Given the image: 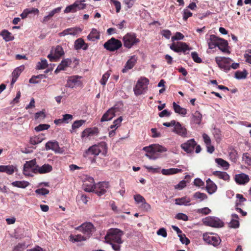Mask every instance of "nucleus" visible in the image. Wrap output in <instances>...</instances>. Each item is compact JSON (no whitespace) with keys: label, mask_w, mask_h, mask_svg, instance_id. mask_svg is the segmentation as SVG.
I'll return each instance as SVG.
<instances>
[{"label":"nucleus","mask_w":251,"mask_h":251,"mask_svg":"<svg viewBox=\"0 0 251 251\" xmlns=\"http://www.w3.org/2000/svg\"><path fill=\"white\" fill-rule=\"evenodd\" d=\"M201 119L202 115L200 112L196 111L193 114L192 120L195 124L200 125L201 123Z\"/></svg>","instance_id":"obj_41"},{"label":"nucleus","mask_w":251,"mask_h":251,"mask_svg":"<svg viewBox=\"0 0 251 251\" xmlns=\"http://www.w3.org/2000/svg\"><path fill=\"white\" fill-rule=\"evenodd\" d=\"M216 59L219 60L220 62H221V63L223 64L230 65V63L232 61V60L229 58H226L225 57H216L215 58V61Z\"/></svg>","instance_id":"obj_48"},{"label":"nucleus","mask_w":251,"mask_h":251,"mask_svg":"<svg viewBox=\"0 0 251 251\" xmlns=\"http://www.w3.org/2000/svg\"><path fill=\"white\" fill-rule=\"evenodd\" d=\"M122 46V42L114 37L107 40L103 45L104 48L110 51L118 50Z\"/></svg>","instance_id":"obj_6"},{"label":"nucleus","mask_w":251,"mask_h":251,"mask_svg":"<svg viewBox=\"0 0 251 251\" xmlns=\"http://www.w3.org/2000/svg\"><path fill=\"white\" fill-rule=\"evenodd\" d=\"M137 60V57L135 55L132 56L126 62L125 68L122 70V72L125 73L128 70L131 69L135 65Z\"/></svg>","instance_id":"obj_21"},{"label":"nucleus","mask_w":251,"mask_h":251,"mask_svg":"<svg viewBox=\"0 0 251 251\" xmlns=\"http://www.w3.org/2000/svg\"><path fill=\"white\" fill-rule=\"evenodd\" d=\"M103 148L102 145H94L89 147L83 153V156L85 158L90 157V155L94 156L98 155L101 151V148Z\"/></svg>","instance_id":"obj_10"},{"label":"nucleus","mask_w":251,"mask_h":251,"mask_svg":"<svg viewBox=\"0 0 251 251\" xmlns=\"http://www.w3.org/2000/svg\"><path fill=\"white\" fill-rule=\"evenodd\" d=\"M193 198L195 200H199L198 201L201 202L207 199V196L203 193L197 192L193 195Z\"/></svg>","instance_id":"obj_40"},{"label":"nucleus","mask_w":251,"mask_h":251,"mask_svg":"<svg viewBox=\"0 0 251 251\" xmlns=\"http://www.w3.org/2000/svg\"><path fill=\"white\" fill-rule=\"evenodd\" d=\"M96 185L94 179L92 177H86L83 181L82 187L86 192H94L96 188Z\"/></svg>","instance_id":"obj_12"},{"label":"nucleus","mask_w":251,"mask_h":251,"mask_svg":"<svg viewBox=\"0 0 251 251\" xmlns=\"http://www.w3.org/2000/svg\"><path fill=\"white\" fill-rule=\"evenodd\" d=\"M203 223L205 226L216 228L222 227L224 226V223L215 217H207L203 220Z\"/></svg>","instance_id":"obj_7"},{"label":"nucleus","mask_w":251,"mask_h":251,"mask_svg":"<svg viewBox=\"0 0 251 251\" xmlns=\"http://www.w3.org/2000/svg\"><path fill=\"white\" fill-rule=\"evenodd\" d=\"M76 230L81 232L88 239L95 231L94 225L90 222H85L75 228Z\"/></svg>","instance_id":"obj_5"},{"label":"nucleus","mask_w":251,"mask_h":251,"mask_svg":"<svg viewBox=\"0 0 251 251\" xmlns=\"http://www.w3.org/2000/svg\"><path fill=\"white\" fill-rule=\"evenodd\" d=\"M180 147L187 153L193 152L195 148H196L195 152L197 153H200L201 150L200 145H197L194 139L188 140L182 144Z\"/></svg>","instance_id":"obj_3"},{"label":"nucleus","mask_w":251,"mask_h":251,"mask_svg":"<svg viewBox=\"0 0 251 251\" xmlns=\"http://www.w3.org/2000/svg\"><path fill=\"white\" fill-rule=\"evenodd\" d=\"M202 138L203 139V141L204 143L206 144V145H209L211 144V141L209 137V136L206 134V133H203L202 134Z\"/></svg>","instance_id":"obj_63"},{"label":"nucleus","mask_w":251,"mask_h":251,"mask_svg":"<svg viewBox=\"0 0 251 251\" xmlns=\"http://www.w3.org/2000/svg\"><path fill=\"white\" fill-rule=\"evenodd\" d=\"M187 181H188V180H181L180 182H179V183L178 184L175 186V188L179 190L182 189L183 188L186 187Z\"/></svg>","instance_id":"obj_60"},{"label":"nucleus","mask_w":251,"mask_h":251,"mask_svg":"<svg viewBox=\"0 0 251 251\" xmlns=\"http://www.w3.org/2000/svg\"><path fill=\"white\" fill-rule=\"evenodd\" d=\"M25 67L24 66L22 65L20 67H17L12 72V78L11 81L10 85L11 86L13 85V84L15 83L16 81L17 78L21 74V73L24 70Z\"/></svg>","instance_id":"obj_23"},{"label":"nucleus","mask_w":251,"mask_h":251,"mask_svg":"<svg viewBox=\"0 0 251 251\" xmlns=\"http://www.w3.org/2000/svg\"><path fill=\"white\" fill-rule=\"evenodd\" d=\"M63 55V48L57 46L54 50H51L50 53L48 55V58L50 61H57Z\"/></svg>","instance_id":"obj_15"},{"label":"nucleus","mask_w":251,"mask_h":251,"mask_svg":"<svg viewBox=\"0 0 251 251\" xmlns=\"http://www.w3.org/2000/svg\"><path fill=\"white\" fill-rule=\"evenodd\" d=\"M45 148L47 151L51 150L55 152H59L60 151V148L57 141L48 142L46 144Z\"/></svg>","instance_id":"obj_22"},{"label":"nucleus","mask_w":251,"mask_h":251,"mask_svg":"<svg viewBox=\"0 0 251 251\" xmlns=\"http://www.w3.org/2000/svg\"><path fill=\"white\" fill-rule=\"evenodd\" d=\"M79 63V60L76 58H73V60L71 59H64V71H66V68L67 67H70L71 68H75Z\"/></svg>","instance_id":"obj_24"},{"label":"nucleus","mask_w":251,"mask_h":251,"mask_svg":"<svg viewBox=\"0 0 251 251\" xmlns=\"http://www.w3.org/2000/svg\"><path fill=\"white\" fill-rule=\"evenodd\" d=\"M243 158L248 164H251V156L249 153H244Z\"/></svg>","instance_id":"obj_64"},{"label":"nucleus","mask_w":251,"mask_h":251,"mask_svg":"<svg viewBox=\"0 0 251 251\" xmlns=\"http://www.w3.org/2000/svg\"><path fill=\"white\" fill-rule=\"evenodd\" d=\"M216 62L220 68L225 71L227 72L230 70V65L222 64L218 59H216Z\"/></svg>","instance_id":"obj_52"},{"label":"nucleus","mask_w":251,"mask_h":251,"mask_svg":"<svg viewBox=\"0 0 251 251\" xmlns=\"http://www.w3.org/2000/svg\"><path fill=\"white\" fill-rule=\"evenodd\" d=\"M36 159H32L29 161H26V163L24 166V171H25L27 169L32 168L36 166Z\"/></svg>","instance_id":"obj_45"},{"label":"nucleus","mask_w":251,"mask_h":251,"mask_svg":"<svg viewBox=\"0 0 251 251\" xmlns=\"http://www.w3.org/2000/svg\"><path fill=\"white\" fill-rule=\"evenodd\" d=\"M98 133L99 129L97 127L87 128L82 132L81 137L90 139L92 137L97 135Z\"/></svg>","instance_id":"obj_16"},{"label":"nucleus","mask_w":251,"mask_h":251,"mask_svg":"<svg viewBox=\"0 0 251 251\" xmlns=\"http://www.w3.org/2000/svg\"><path fill=\"white\" fill-rule=\"evenodd\" d=\"M173 106L174 110L176 113L183 116H185L187 114L186 109L181 107L180 105L177 104L175 102H173Z\"/></svg>","instance_id":"obj_37"},{"label":"nucleus","mask_w":251,"mask_h":251,"mask_svg":"<svg viewBox=\"0 0 251 251\" xmlns=\"http://www.w3.org/2000/svg\"><path fill=\"white\" fill-rule=\"evenodd\" d=\"M182 170L178 168H170L168 169H163L161 173L163 175L168 176L181 173Z\"/></svg>","instance_id":"obj_30"},{"label":"nucleus","mask_w":251,"mask_h":251,"mask_svg":"<svg viewBox=\"0 0 251 251\" xmlns=\"http://www.w3.org/2000/svg\"><path fill=\"white\" fill-rule=\"evenodd\" d=\"M206 190L208 193L212 194L216 191L217 189V185L210 178H208L206 181Z\"/></svg>","instance_id":"obj_25"},{"label":"nucleus","mask_w":251,"mask_h":251,"mask_svg":"<svg viewBox=\"0 0 251 251\" xmlns=\"http://www.w3.org/2000/svg\"><path fill=\"white\" fill-rule=\"evenodd\" d=\"M149 80L145 77H142L138 79L135 86L133 88L134 94L139 96L144 94L148 88Z\"/></svg>","instance_id":"obj_4"},{"label":"nucleus","mask_w":251,"mask_h":251,"mask_svg":"<svg viewBox=\"0 0 251 251\" xmlns=\"http://www.w3.org/2000/svg\"><path fill=\"white\" fill-rule=\"evenodd\" d=\"M85 0H76L74 2L76 7V11L81 10L86 7L87 4L84 3Z\"/></svg>","instance_id":"obj_42"},{"label":"nucleus","mask_w":251,"mask_h":251,"mask_svg":"<svg viewBox=\"0 0 251 251\" xmlns=\"http://www.w3.org/2000/svg\"><path fill=\"white\" fill-rule=\"evenodd\" d=\"M228 43L227 41L222 38H220L217 47L223 52L229 53L230 51L227 49Z\"/></svg>","instance_id":"obj_29"},{"label":"nucleus","mask_w":251,"mask_h":251,"mask_svg":"<svg viewBox=\"0 0 251 251\" xmlns=\"http://www.w3.org/2000/svg\"><path fill=\"white\" fill-rule=\"evenodd\" d=\"M76 11H77L76 9V7H75V3H74L72 4H71L69 6H67L66 7L65 9L64 10V12L67 13H69V12L75 13V12H76Z\"/></svg>","instance_id":"obj_49"},{"label":"nucleus","mask_w":251,"mask_h":251,"mask_svg":"<svg viewBox=\"0 0 251 251\" xmlns=\"http://www.w3.org/2000/svg\"><path fill=\"white\" fill-rule=\"evenodd\" d=\"M143 150L147 152L146 156L149 158L152 159L150 153H154L156 152H162L167 151L166 148L159 145H151L149 147H145L143 148Z\"/></svg>","instance_id":"obj_8"},{"label":"nucleus","mask_w":251,"mask_h":251,"mask_svg":"<svg viewBox=\"0 0 251 251\" xmlns=\"http://www.w3.org/2000/svg\"><path fill=\"white\" fill-rule=\"evenodd\" d=\"M110 72L111 71H108L103 75L102 78L100 81L101 85H105L106 84V82L110 75Z\"/></svg>","instance_id":"obj_47"},{"label":"nucleus","mask_w":251,"mask_h":251,"mask_svg":"<svg viewBox=\"0 0 251 251\" xmlns=\"http://www.w3.org/2000/svg\"><path fill=\"white\" fill-rule=\"evenodd\" d=\"M173 131L183 137H186L187 136L186 129L182 126L179 122L176 123L175 126L174 127Z\"/></svg>","instance_id":"obj_20"},{"label":"nucleus","mask_w":251,"mask_h":251,"mask_svg":"<svg viewBox=\"0 0 251 251\" xmlns=\"http://www.w3.org/2000/svg\"><path fill=\"white\" fill-rule=\"evenodd\" d=\"M70 240L72 242H80L85 241L88 239L83 234H77L75 235H71L69 236Z\"/></svg>","instance_id":"obj_36"},{"label":"nucleus","mask_w":251,"mask_h":251,"mask_svg":"<svg viewBox=\"0 0 251 251\" xmlns=\"http://www.w3.org/2000/svg\"><path fill=\"white\" fill-rule=\"evenodd\" d=\"M191 56L195 62L197 63H201L202 62V59L199 56L197 52H192Z\"/></svg>","instance_id":"obj_54"},{"label":"nucleus","mask_w":251,"mask_h":251,"mask_svg":"<svg viewBox=\"0 0 251 251\" xmlns=\"http://www.w3.org/2000/svg\"><path fill=\"white\" fill-rule=\"evenodd\" d=\"M220 39V38L218 37L215 35L212 34L209 35V37L207 39L209 49H213L217 47Z\"/></svg>","instance_id":"obj_19"},{"label":"nucleus","mask_w":251,"mask_h":251,"mask_svg":"<svg viewBox=\"0 0 251 251\" xmlns=\"http://www.w3.org/2000/svg\"><path fill=\"white\" fill-rule=\"evenodd\" d=\"M29 184V182L25 180H18L11 183V185L13 186L22 189L25 188Z\"/></svg>","instance_id":"obj_33"},{"label":"nucleus","mask_w":251,"mask_h":251,"mask_svg":"<svg viewBox=\"0 0 251 251\" xmlns=\"http://www.w3.org/2000/svg\"><path fill=\"white\" fill-rule=\"evenodd\" d=\"M48 66V62L46 59H42L41 62H39L37 65V69H44Z\"/></svg>","instance_id":"obj_46"},{"label":"nucleus","mask_w":251,"mask_h":251,"mask_svg":"<svg viewBox=\"0 0 251 251\" xmlns=\"http://www.w3.org/2000/svg\"><path fill=\"white\" fill-rule=\"evenodd\" d=\"M50 191L48 189L45 188L37 189L35 190V193L39 195L46 196L49 193Z\"/></svg>","instance_id":"obj_53"},{"label":"nucleus","mask_w":251,"mask_h":251,"mask_svg":"<svg viewBox=\"0 0 251 251\" xmlns=\"http://www.w3.org/2000/svg\"><path fill=\"white\" fill-rule=\"evenodd\" d=\"M192 13L188 9H184L183 11V19L185 21H187L188 18L192 16Z\"/></svg>","instance_id":"obj_59"},{"label":"nucleus","mask_w":251,"mask_h":251,"mask_svg":"<svg viewBox=\"0 0 251 251\" xmlns=\"http://www.w3.org/2000/svg\"><path fill=\"white\" fill-rule=\"evenodd\" d=\"M124 46L127 49H130L138 45L140 40L136 37V34L133 32L126 33L123 38Z\"/></svg>","instance_id":"obj_2"},{"label":"nucleus","mask_w":251,"mask_h":251,"mask_svg":"<svg viewBox=\"0 0 251 251\" xmlns=\"http://www.w3.org/2000/svg\"><path fill=\"white\" fill-rule=\"evenodd\" d=\"M110 3L114 4L116 8V12H120L121 8V5L120 1L116 0H110Z\"/></svg>","instance_id":"obj_55"},{"label":"nucleus","mask_w":251,"mask_h":251,"mask_svg":"<svg viewBox=\"0 0 251 251\" xmlns=\"http://www.w3.org/2000/svg\"><path fill=\"white\" fill-rule=\"evenodd\" d=\"M16 170V167L13 165H1V172L6 173L8 175H12Z\"/></svg>","instance_id":"obj_35"},{"label":"nucleus","mask_w":251,"mask_h":251,"mask_svg":"<svg viewBox=\"0 0 251 251\" xmlns=\"http://www.w3.org/2000/svg\"><path fill=\"white\" fill-rule=\"evenodd\" d=\"M248 73L246 70L243 71H238L235 74V77L238 79H245L247 77Z\"/></svg>","instance_id":"obj_44"},{"label":"nucleus","mask_w":251,"mask_h":251,"mask_svg":"<svg viewBox=\"0 0 251 251\" xmlns=\"http://www.w3.org/2000/svg\"><path fill=\"white\" fill-rule=\"evenodd\" d=\"M43 140L44 136L41 134L30 137L29 142L34 145L40 143Z\"/></svg>","instance_id":"obj_39"},{"label":"nucleus","mask_w":251,"mask_h":251,"mask_svg":"<svg viewBox=\"0 0 251 251\" xmlns=\"http://www.w3.org/2000/svg\"><path fill=\"white\" fill-rule=\"evenodd\" d=\"M26 247L25 243H19L14 248L15 251H20L21 250H24Z\"/></svg>","instance_id":"obj_62"},{"label":"nucleus","mask_w":251,"mask_h":251,"mask_svg":"<svg viewBox=\"0 0 251 251\" xmlns=\"http://www.w3.org/2000/svg\"><path fill=\"white\" fill-rule=\"evenodd\" d=\"M50 127V125L48 124H40L35 127V130L37 132H39L44 130L48 129Z\"/></svg>","instance_id":"obj_50"},{"label":"nucleus","mask_w":251,"mask_h":251,"mask_svg":"<svg viewBox=\"0 0 251 251\" xmlns=\"http://www.w3.org/2000/svg\"><path fill=\"white\" fill-rule=\"evenodd\" d=\"M0 35H1L3 38V39L6 42H8L10 41H12L14 39V36L12 35V34L9 32L8 30L4 29L3 30L0 34Z\"/></svg>","instance_id":"obj_38"},{"label":"nucleus","mask_w":251,"mask_h":251,"mask_svg":"<svg viewBox=\"0 0 251 251\" xmlns=\"http://www.w3.org/2000/svg\"><path fill=\"white\" fill-rule=\"evenodd\" d=\"M234 179L236 183L239 185L245 184L250 180L249 176L244 173L236 175Z\"/></svg>","instance_id":"obj_17"},{"label":"nucleus","mask_w":251,"mask_h":251,"mask_svg":"<svg viewBox=\"0 0 251 251\" xmlns=\"http://www.w3.org/2000/svg\"><path fill=\"white\" fill-rule=\"evenodd\" d=\"M231 217L232 219L229 223V226L234 228H238L239 226L238 215L236 214H233L231 215Z\"/></svg>","instance_id":"obj_31"},{"label":"nucleus","mask_w":251,"mask_h":251,"mask_svg":"<svg viewBox=\"0 0 251 251\" xmlns=\"http://www.w3.org/2000/svg\"><path fill=\"white\" fill-rule=\"evenodd\" d=\"M75 49L76 50L82 49L86 50L88 49V44L85 43L84 40L81 38H79L75 40L74 45Z\"/></svg>","instance_id":"obj_26"},{"label":"nucleus","mask_w":251,"mask_h":251,"mask_svg":"<svg viewBox=\"0 0 251 251\" xmlns=\"http://www.w3.org/2000/svg\"><path fill=\"white\" fill-rule=\"evenodd\" d=\"M85 123V121L82 120L75 121L72 125V129L75 130L76 128H79Z\"/></svg>","instance_id":"obj_51"},{"label":"nucleus","mask_w":251,"mask_h":251,"mask_svg":"<svg viewBox=\"0 0 251 251\" xmlns=\"http://www.w3.org/2000/svg\"><path fill=\"white\" fill-rule=\"evenodd\" d=\"M170 48L176 52H183L185 54L186 50H190L191 48L189 47V46L185 42H177L176 43H173L170 45Z\"/></svg>","instance_id":"obj_9"},{"label":"nucleus","mask_w":251,"mask_h":251,"mask_svg":"<svg viewBox=\"0 0 251 251\" xmlns=\"http://www.w3.org/2000/svg\"><path fill=\"white\" fill-rule=\"evenodd\" d=\"M175 218L178 220H182L184 221H187L188 220V216L183 213H179L176 215Z\"/></svg>","instance_id":"obj_58"},{"label":"nucleus","mask_w":251,"mask_h":251,"mask_svg":"<svg viewBox=\"0 0 251 251\" xmlns=\"http://www.w3.org/2000/svg\"><path fill=\"white\" fill-rule=\"evenodd\" d=\"M124 232L117 228H111L109 229L105 236L106 242L110 244L112 249L115 251L120 249L121 245L123 243L122 237Z\"/></svg>","instance_id":"obj_1"},{"label":"nucleus","mask_w":251,"mask_h":251,"mask_svg":"<svg viewBox=\"0 0 251 251\" xmlns=\"http://www.w3.org/2000/svg\"><path fill=\"white\" fill-rule=\"evenodd\" d=\"M52 170V166L48 164H45L40 167L38 165L35 166L33 172L35 173L38 172L39 174H45L51 172Z\"/></svg>","instance_id":"obj_18"},{"label":"nucleus","mask_w":251,"mask_h":251,"mask_svg":"<svg viewBox=\"0 0 251 251\" xmlns=\"http://www.w3.org/2000/svg\"><path fill=\"white\" fill-rule=\"evenodd\" d=\"M81 76L78 75H73L68 77L66 87L74 88L80 86L82 85V81L80 80Z\"/></svg>","instance_id":"obj_13"},{"label":"nucleus","mask_w":251,"mask_h":251,"mask_svg":"<svg viewBox=\"0 0 251 251\" xmlns=\"http://www.w3.org/2000/svg\"><path fill=\"white\" fill-rule=\"evenodd\" d=\"M95 187L96 188L95 189L94 192L98 196H100L106 192L109 185L108 182L103 181L96 184Z\"/></svg>","instance_id":"obj_14"},{"label":"nucleus","mask_w":251,"mask_h":251,"mask_svg":"<svg viewBox=\"0 0 251 251\" xmlns=\"http://www.w3.org/2000/svg\"><path fill=\"white\" fill-rule=\"evenodd\" d=\"M88 40L95 41L100 38V32L96 28H92L90 34L87 37Z\"/></svg>","instance_id":"obj_27"},{"label":"nucleus","mask_w":251,"mask_h":251,"mask_svg":"<svg viewBox=\"0 0 251 251\" xmlns=\"http://www.w3.org/2000/svg\"><path fill=\"white\" fill-rule=\"evenodd\" d=\"M215 162L221 167L224 168L225 170H227L229 166V164L222 158L215 159Z\"/></svg>","instance_id":"obj_43"},{"label":"nucleus","mask_w":251,"mask_h":251,"mask_svg":"<svg viewBox=\"0 0 251 251\" xmlns=\"http://www.w3.org/2000/svg\"><path fill=\"white\" fill-rule=\"evenodd\" d=\"M115 112L114 109H109L103 115L100 119V121L102 122L111 120L115 116Z\"/></svg>","instance_id":"obj_28"},{"label":"nucleus","mask_w":251,"mask_h":251,"mask_svg":"<svg viewBox=\"0 0 251 251\" xmlns=\"http://www.w3.org/2000/svg\"><path fill=\"white\" fill-rule=\"evenodd\" d=\"M191 200L187 196L182 197L181 198H177L175 199V203L177 205H190V202Z\"/></svg>","instance_id":"obj_32"},{"label":"nucleus","mask_w":251,"mask_h":251,"mask_svg":"<svg viewBox=\"0 0 251 251\" xmlns=\"http://www.w3.org/2000/svg\"><path fill=\"white\" fill-rule=\"evenodd\" d=\"M161 33L163 36L165 37L166 39H169L172 34L170 30L168 29H163L161 31Z\"/></svg>","instance_id":"obj_61"},{"label":"nucleus","mask_w":251,"mask_h":251,"mask_svg":"<svg viewBox=\"0 0 251 251\" xmlns=\"http://www.w3.org/2000/svg\"><path fill=\"white\" fill-rule=\"evenodd\" d=\"M184 35L181 33L179 32H176L175 35L172 37V41H174L175 40H182L184 38Z\"/></svg>","instance_id":"obj_57"},{"label":"nucleus","mask_w":251,"mask_h":251,"mask_svg":"<svg viewBox=\"0 0 251 251\" xmlns=\"http://www.w3.org/2000/svg\"><path fill=\"white\" fill-rule=\"evenodd\" d=\"M203 238L205 242L214 247L217 246L221 242L220 237L212 234L204 233L203 235Z\"/></svg>","instance_id":"obj_11"},{"label":"nucleus","mask_w":251,"mask_h":251,"mask_svg":"<svg viewBox=\"0 0 251 251\" xmlns=\"http://www.w3.org/2000/svg\"><path fill=\"white\" fill-rule=\"evenodd\" d=\"M212 174L219 178L222 179L225 181L229 180L230 178L229 176L225 172L216 171L213 172Z\"/></svg>","instance_id":"obj_34"},{"label":"nucleus","mask_w":251,"mask_h":251,"mask_svg":"<svg viewBox=\"0 0 251 251\" xmlns=\"http://www.w3.org/2000/svg\"><path fill=\"white\" fill-rule=\"evenodd\" d=\"M134 199L137 203H143L146 200L140 194H137L134 196Z\"/></svg>","instance_id":"obj_56"}]
</instances>
